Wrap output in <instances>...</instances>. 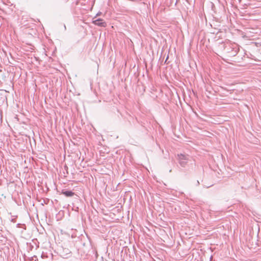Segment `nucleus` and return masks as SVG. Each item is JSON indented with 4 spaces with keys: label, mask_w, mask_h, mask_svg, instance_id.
<instances>
[{
    "label": "nucleus",
    "mask_w": 261,
    "mask_h": 261,
    "mask_svg": "<svg viewBox=\"0 0 261 261\" xmlns=\"http://www.w3.org/2000/svg\"><path fill=\"white\" fill-rule=\"evenodd\" d=\"M66 197H71L74 195V193L70 191H66L62 192Z\"/></svg>",
    "instance_id": "3"
},
{
    "label": "nucleus",
    "mask_w": 261,
    "mask_h": 261,
    "mask_svg": "<svg viewBox=\"0 0 261 261\" xmlns=\"http://www.w3.org/2000/svg\"><path fill=\"white\" fill-rule=\"evenodd\" d=\"M179 163L182 167L186 166L187 163V161L189 160V155L183 154L178 155Z\"/></svg>",
    "instance_id": "1"
},
{
    "label": "nucleus",
    "mask_w": 261,
    "mask_h": 261,
    "mask_svg": "<svg viewBox=\"0 0 261 261\" xmlns=\"http://www.w3.org/2000/svg\"><path fill=\"white\" fill-rule=\"evenodd\" d=\"M100 14H101V12H99V13H97V14L96 15V16H95L93 18V20L95 19V18H96V17H97V16L100 15Z\"/></svg>",
    "instance_id": "4"
},
{
    "label": "nucleus",
    "mask_w": 261,
    "mask_h": 261,
    "mask_svg": "<svg viewBox=\"0 0 261 261\" xmlns=\"http://www.w3.org/2000/svg\"><path fill=\"white\" fill-rule=\"evenodd\" d=\"M92 23L96 25L101 27H106L107 26V23L106 21L100 18L93 20Z\"/></svg>",
    "instance_id": "2"
}]
</instances>
